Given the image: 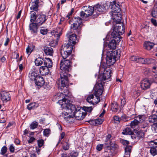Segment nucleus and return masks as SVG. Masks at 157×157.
Here are the masks:
<instances>
[{"mask_svg":"<svg viewBox=\"0 0 157 157\" xmlns=\"http://www.w3.org/2000/svg\"><path fill=\"white\" fill-rule=\"evenodd\" d=\"M38 75H37V74L36 71H34L30 72L28 76L30 80L35 81L36 78V77H37Z\"/></svg>","mask_w":157,"mask_h":157,"instance_id":"30","label":"nucleus"},{"mask_svg":"<svg viewBox=\"0 0 157 157\" xmlns=\"http://www.w3.org/2000/svg\"><path fill=\"white\" fill-rule=\"evenodd\" d=\"M113 119L116 121V123H119L121 120V119L117 116H115L113 117Z\"/></svg>","mask_w":157,"mask_h":157,"instance_id":"56","label":"nucleus"},{"mask_svg":"<svg viewBox=\"0 0 157 157\" xmlns=\"http://www.w3.org/2000/svg\"><path fill=\"white\" fill-rule=\"evenodd\" d=\"M44 66L47 67H51L52 65V60L49 58H46L44 60Z\"/></svg>","mask_w":157,"mask_h":157,"instance_id":"28","label":"nucleus"},{"mask_svg":"<svg viewBox=\"0 0 157 157\" xmlns=\"http://www.w3.org/2000/svg\"><path fill=\"white\" fill-rule=\"evenodd\" d=\"M103 122V121L102 120L98 119L96 120H93L90 121V123L91 124L94 125L101 124Z\"/></svg>","mask_w":157,"mask_h":157,"instance_id":"36","label":"nucleus"},{"mask_svg":"<svg viewBox=\"0 0 157 157\" xmlns=\"http://www.w3.org/2000/svg\"><path fill=\"white\" fill-rule=\"evenodd\" d=\"M145 64H150L154 63L155 60L152 59H145Z\"/></svg>","mask_w":157,"mask_h":157,"instance_id":"43","label":"nucleus"},{"mask_svg":"<svg viewBox=\"0 0 157 157\" xmlns=\"http://www.w3.org/2000/svg\"><path fill=\"white\" fill-rule=\"evenodd\" d=\"M61 29L59 27L57 28L56 30H54L52 32V35H54L55 37H56V39L58 40L59 38V36L61 34Z\"/></svg>","mask_w":157,"mask_h":157,"instance_id":"24","label":"nucleus"},{"mask_svg":"<svg viewBox=\"0 0 157 157\" xmlns=\"http://www.w3.org/2000/svg\"><path fill=\"white\" fill-rule=\"evenodd\" d=\"M109 7L113 9L110 13V14L113 22L116 24L111 34V37L115 38L117 41H120L121 40L120 36L124 33L125 27L123 23H120L121 20L120 6L116 1H114L110 2Z\"/></svg>","mask_w":157,"mask_h":157,"instance_id":"1","label":"nucleus"},{"mask_svg":"<svg viewBox=\"0 0 157 157\" xmlns=\"http://www.w3.org/2000/svg\"><path fill=\"white\" fill-rule=\"evenodd\" d=\"M94 90L95 91L93 94L95 96V98L97 99V101H98V102H99L100 101L99 96L102 94L103 90L100 89H94Z\"/></svg>","mask_w":157,"mask_h":157,"instance_id":"26","label":"nucleus"},{"mask_svg":"<svg viewBox=\"0 0 157 157\" xmlns=\"http://www.w3.org/2000/svg\"><path fill=\"white\" fill-rule=\"evenodd\" d=\"M50 130L48 128L45 129L43 132L44 135L48 136L50 133Z\"/></svg>","mask_w":157,"mask_h":157,"instance_id":"50","label":"nucleus"},{"mask_svg":"<svg viewBox=\"0 0 157 157\" xmlns=\"http://www.w3.org/2000/svg\"><path fill=\"white\" fill-rule=\"evenodd\" d=\"M152 72L154 76L156 79V82L157 83V63H156L155 65L153 67Z\"/></svg>","mask_w":157,"mask_h":157,"instance_id":"35","label":"nucleus"},{"mask_svg":"<svg viewBox=\"0 0 157 157\" xmlns=\"http://www.w3.org/2000/svg\"><path fill=\"white\" fill-rule=\"evenodd\" d=\"M127 116L125 115H122L121 116V120L123 121L124 122H126L128 121L127 119H128Z\"/></svg>","mask_w":157,"mask_h":157,"instance_id":"58","label":"nucleus"},{"mask_svg":"<svg viewBox=\"0 0 157 157\" xmlns=\"http://www.w3.org/2000/svg\"><path fill=\"white\" fill-rule=\"evenodd\" d=\"M66 36L68 38L69 42L70 44L75 45L78 41L75 34H72V32H68L66 35Z\"/></svg>","mask_w":157,"mask_h":157,"instance_id":"13","label":"nucleus"},{"mask_svg":"<svg viewBox=\"0 0 157 157\" xmlns=\"http://www.w3.org/2000/svg\"><path fill=\"white\" fill-rule=\"evenodd\" d=\"M132 147L130 146H127L125 148V154L126 155L129 156L131 151Z\"/></svg>","mask_w":157,"mask_h":157,"instance_id":"39","label":"nucleus"},{"mask_svg":"<svg viewBox=\"0 0 157 157\" xmlns=\"http://www.w3.org/2000/svg\"><path fill=\"white\" fill-rule=\"evenodd\" d=\"M1 97L3 101H7L10 99L9 93L5 91H2L1 92Z\"/></svg>","mask_w":157,"mask_h":157,"instance_id":"18","label":"nucleus"},{"mask_svg":"<svg viewBox=\"0 0 157 157\" xmlns=\"http://www.w3.org/2000/svg\"><path fill=\"white\" fill-rule=\"evenodd\" d=\"M94 8L89 6H84L82 8V11L80 13V16L83 18H86L92 14L94 15Z\"/></svg>","mask_w":157,"mask_h":157,"instance_id":"8","label":"nucleus"},{"mask_svg":"<svg viewBox=\"0 0 157 157\" xmlns=\"http://www.w3.org/2000/svg\"><path fill=\"white\" fill-rule=\"evenodd\" d=\"M36 18V14L35 12L32 11L30 13V21L31 22L29 24V28L31 32L33 33H37L38 25L35 22Z\"/></svg>","mask_w":157,"mask_h":157,"instance_id":"7","label":"nucleus"},{"mask_svg":"<svg viewBox=\"0 0 157 157\" xmlns=\"http://www.w3.org/2000/svg\"><path fill=\"white\" fill-rule=\"evenodd\" d=\"M150 152L151 154L153 156H154L157 154V151L155 147H151L150 149Z\"/></svg>","mask_w":157,"mask_h":157,"instance_id":"41","label":"nucleus"},{"mask_svg":"<svg viewBox=\"0 0 157 157\" xmlns=\"http://www.w3.org/2000/svg\"><path fill=\"white\" fill-rule=\"evenodd\" d=\"M94 95L93 94H91L87 98L86 101L89 103L94 105V103H98L99 102L97 100L95 101V99H94Z\"/></svg>","mask_w":157,"mask_h":157,"instance_id":"25","label":"nucleus"},{"mask_svg":"<svg viewBox=\"0 0 157 157\" xmlns=\"http://www.w3.org/2000/svg\"><path fill=\"white\" fill-rule=\"evenodd\" d=\"M39 71L42 75H46L49 73V70L48 68L45 66H42L40 67Z\"/></svg>","mask_w":157,"mask_h":157,"instance_id":"20","label":"nucleus"},{"mask_svg":"<svg viewBox=\"0 0 157 157\" xmlns=\"http://www.w3.org/2000/svg\"><path fill=\"white\" fill-rule=\"evenodd\" d=\"M103 144H99L97 145L96 147V149L98 151H100L101 150L102 148Z\"/></svg>","mask_w":157,"mask_h":157,"instance_id":"59","label":"nucleus"},{"mask_svg":"<svg viewBox=\"0 0 157 157\" xmlns=\"http://www.w3.org/2000/svg\"><path fill=\"white\" fill-rule=\"evenodd\" d=\"M68 101L67 99L63 98L62 101H59L62 107L66 111L63 113L62 115L65 120L67 121H70L71 114L74 112L73 111L75 110V106L71 104L68 103Z\"/></svg>","mask_w":157,"mask_h":157,"instance_id":"2","label":"nucleus"},{"mask_svg":"<svg viewBox=\"0 0 157 157\" xmlns=\"http://www.w3.org/2000/svg\"><path fill=\"white\" fill-rule=\"evenodd\" d=\"M82 19L79 17H74L72 18L73 24L71 25V31L73 30L75 33H77L78 34L81 33Z\"/></svg>","mask_w":157,"mask_h":157,"instance_id":"5","label":"nucleus"},{"mask_svg":"<svg viewBox=\"0 0 157 157\" xmlns=\"http://www.w3.org/2000/svg\"><path fill=\"white\" fill-rule=\"evenodd\" d=\"M48 31V30L47 29L42 27L41 29L40 32V33L43 35L46 34Z\"/></svg>","mask_w":157,"mask_h":157,"instance_id":"48","label":"nucleus"},{"mask_svg":"<svg viewBox=\"0 0 157 157\" xmlns=\"http://www.w3.org/2000/svg\"><path fill=\"white\" fill-rule=\"evenodd\" d=\"M48 18V16L46 15L40 13L36 15V18L35 22L38 26H40L44 23Z\"/></svg>","mask_w":157,"mask_h":157,"instance_id":"12","label":"nucleus"},{"mask_svg":"<svg viewBox=\"0 0 157 157\" xmlns=\"http://www.w3.org/2000/svg\"><path fill=\"white\" fill-rule=\"evenodd\" d=\"M35 81V84L40 86H43L44 83L43 78L39 75L36 77V78Z\"/></svg>","mask_w":157,"mask_h":157,"instance_id":"19","label":"nucleus"},{"mask_svg":"<svg viewBox=\"0 0 157 157\" xmlns=\"http://www.w3.org/2000/svg\"><path fill=\"white\" fill-rule=\"evenodd\" d=\"M133 133L132 131L129 128L127 127L124 129L122 132L124 135H130Z\"/></svg>","mask_w":157,"mask_h":157,"instance_id":"37","label":"nucleus"},{"mask_svg":"<svg viewBox=\"0 0 157 157\" xmlns=\"http://www.w3.org/2000/svg\"><path fill=\"white\" fill-rule=\"evenodd\" d=\"M61 55L63 58V59H68V57L70 56L71 54L67 51H64L63 49L61 48L60 52Z\"/></svg>","mask_w":157,"mask_h":157,"instance_id":"27","label":"nucleus"},{"mask_svg":"<svg viewBox=\"0 0 157 157\" xmlns=\"http://www.w3.org/2000/svg\"><path fill=\"white\" fill-rule=\"evenodd\" d=\"M151 22L155 26H157V22L156 20L154 19L153 18H151Z\"/></svg>","mask_w":157,"mask_h":157,"instance_id":"62","label":"nucleus"},{"mask_svg":"<svg viewBox=\"0 0 157 157\" xmlns=\"http://www.w3.org/2000/svg\"><path fill=\"white\" fill-rule=\"evenodd\" d=\"M138 57L136 56H132L130 58V59L132 61H135L137 62V59Z\"/></svg>","mask_w":157,"mask_h":157,"instance_id":"60","label":"nucleus"},{"mask_svg":"<svg viewBox=\"0 0 157 157\" xmlns=\"http://www.w3.org/2000/svg\"><path fill=\"white\" fill-rule=\"evenodd\" d=\"M10 151L11 152H13L14 150V147L13 145H10L9 147Z\"/></svg>","mask_w":157,"mask_h":157,"instance_id":"63","label":"nucleus"},{"mask_svg":"<svg viewBox=\"0 0 157 157\" xmlns=\"http://www.w3.org/2000/svg\"><path fill=\"white\" fill-rule=\"evenodd\" d=\"M100 82H97L95 84L94 87V89L97 90H103V86L101 81H99Z\"/></svg>","mask_w":157,"mask_h":157,"instance_id":"38","label":"nucleus"},{"mask_svg":"<svg viewBox=\"0 0 157 157\" xmlns=\"http://www.w3.org/2000/svg\"><path fill=\"white\" fill-rule=\"evenodd\" d=\"M6 9V6L4 4H1L0 7V10L1 11L3 12Z\"/></svg>","mask_w":157,"mask_h":157,"instance_id":"61","label":"nucleus"},{"mask_svg":"<svg viewBox=\"0 0 157 157\" xmlns=\"http://www.w3.org/2000/svg\"><path fill=\"white\" fill-rule=\"evenodd\" d=\"M111 137V136L110 134H108L107 136L105 144L106 146L105 151L106 152H109V151H110L113 148L116 147L115 144L112 143L110 140Z\"/></svg>","mask_w":157,"mask_h":157,"instance_id":"9","label":"nucleus"},{"mask_svg":"<svg viewBox=\"0 0 157 157\" xmlns=\"http://www.w3.org/2000/svg\"><path fill=\"white\" fill-rule=\"evenodd\" d=\"M131 135V137L132 139L135 140L134 141L135 142H137L138 141L136 140V137H137V136L136 134V135L135 134L133 133V132L130 134Z\"/></svg>","mask_w":157,"mask_h":157,"instance_id":"57","label":"nucleus"},{"mask_svg":"<svg viewBox=\"0 0 157 157\" xmlns=\"http://www.w3.org/2000/svg\"><path fill=\"white\" fill-rule=\"evenodd\" d=\"M155 44L149 41H145L144 44V48L148 50H150L153 47Z\"/></svg>","mask_w":157,"mask_h":157,"instance_id":"23","label":"nucleus"},{"mask_svg":"<svg viewBox=\"0 0 157 157\" xmlns=\"http://www.w3.org/2000/svg\"><path fill=\"white\" fill-rule=\"evenodd\" d=\"M44 62V59L43 58L38 57L35 61V64L36 66H40L42 65Z\"/></svg>","mask_w":157,"mask_h":157,"instance_id":"31","label":"nucleus"},{"mask_svg":"<svg viewBox=\"0 0 157 157\" xmlns=\"http://www.w3.org/2000/svg\"><path fill=\"white\" fill-rule=\"evenodd\" d=\"M44 52L46 55L52 56L53 53L52 49L50 47H45L44 48Z\"/></svg>","mask_w":157,"mask_h":157,"instance_id":"29","label":"nucleus"},{"mask_svg":"<svg viewBox=\"0 0 157 157\" xmlns=\"http://www.w3.org/2000/svg\"><path fill=\"white\" fill-rule=\"evenodd\" d=\"M38 125L37 122L34 121L30 125V128L31 129H34L37 128Z\"/></svg>","mask_w":157,"mask_h":157,"instance_id":"44","label":"nucleus"},{"mask_svg":"<svg viewBox=\"0 0 157 157\" xmlns=\"http://www.w3.org/2000/svg\"><path fill=\"white\" fill-rule=\"evenodd\" d=\"M144 31L147 33L149 32L151 30V28L148 26H146L144 28Z\"/></svg>","mask_w":157,"mask_h":157,"instance_id":"55","label":"nucleus"},{"mask_svg":"<svg viewBox=\"0 0 157 157\" xmlns=\"http://www.w3.org/2000/svg\"><path fill=\"white\" fill-rule=\"evenodd\" d=\"M34 48V46L33 45H30L28 46L26 48V52L27 54L29 55Z\"/></svg>","mask_w":157,"mask_h":157,"instance_id":"40","label":"nucleus"},{"mask_svg":"<svg viewBox=\"0 0 157 157\" xmlns=\"http://www.w3.org/2000/svg\"><path fill=\"white\" fill-rule=\"evenodd\" d=\"M151 84L148 78H145L141 82L140 86L142 89L146 90L150 88Z\"/></svg>","mask_w":157,"mask_h":157,"instance_id":"16","label":"nucleus"},{"mask_svg":"<svg viewBox=\"0 0 157 157\" xmlns=\"http://www.w3.org/2000/svg\"><path fill=\"white\" fill-rule=\"evenodd\" d=\"M69 147V144L67 143H65L63 145V148L65 150H68Z\"/></svg>","mask_w":157,"mask_h":157,"instance_id":"52","label":"nucleus"},{"mask_svg":"<svg viewBox=\"0 0 157 157\" xmlns=\"http://www.w3.org/2000/svg\"><path fill=\"white\" fill-rule=\"evenodd\" d=\"M70 74L61 73L60 74V78L57 82L58 88L61 91L66 86L68 83V77H70Z\"/></svg>","mask_w":157,"mask_h":157,"instance_id":"6","label":"nucleus"},{"mask_svg":"<svg viewBox=\"0 0 157 157\" xmlns=\"http://www.w3.org/2000/svg\"><path fill=\"white\" fill-rule=\"evenodd\" d=\"M94 15L95 17L98 16L99 14L101 13L105 9L104 7L99 4H97L94 7Z\"/></svg>","mask_w":157,"mask_h":157,"instance_id":"15","label":"nucleus"},{"mask_svg":"<svg viewBox=\"0 0 157 157\" xmlns=\"http://www.w3.org/2000/svg\"><path fill=\"white\" fill-rule=\"evenodd\" d=\"M145 59L144 58H139L138 57L137 63L143 64H145Z\"/></svg>","mask_w":157,"mask_h":157,"instance_id":"46","label":"nucleus"},{"mask_svg":"<svg viewBox=\"0 0 157 157\" xmlns=\"http://www.w3.org/2000/svg\"><path fill=\"white\" fill-rule=\"evenodd\" d=\"M151 15L152 17H157V7H154L152 10Z\"/></svg>","mask_w":157,"mask_h":157,"instance_id":"42","label":"nucleus"},{"mask_svg":"<svg viewBox=\"0 0 157 157\" xmlns=\"http://www.w3.org/2000/svg\"><path fill=\"white\" fill-rule=\"evenodd\" d=\"M74 46V45L72 44H70L69 43H68L67 44L63 46L62 48L63 49L64 51H66L71 54L73 50V47Z\"/></svg>","mask_w":157,"mask_h":157,"instance_id":"21","label":"nucleus"},{"mask_svg":"<svg viewBox=\"0 0 157 157\" xmlns=\"http://www.w3.org/2000/svg\"><path fill=\"white\" fill-rule=\"evenodd\" d=\"M111 71L109 69H107V68L105 69L102 74L98 76L99 81L107 80V81L108 82L109 81H110L111 76Z\"/></svg>","mask_w":157,"mask_h":157,"instance_id":"10","label":"nucleus"},{"mask_svg":"<svg viewBox=\"0 0 157 157\" xmlns=\"http://www.w3.org/2000/svg\"><path fill=\"white\" fill-rule=\"evenodd\" d=\"M148 121L149 122L154 123L157 121V116L155 114L149 117Z\"/></svg>","mask_w":157,"mask_h":157,"instance_id":"34","label":"nucleus"},{"mask_svg":"<svg viewBox=\"0 0 157 157\" xmlns=\"http://www.w3.org/2000/svg\"><path fill=\"white\" fill-rule=\"evenodd\" d=\"M119 50H114L108 51L107 54L106 63L109 66H111L114 63L120 56Z\"/></svg>","mask_w":157,"mask_h":157,"instance_id":"3","label":"nucleus"},{"mask_svg":"<svg viewBox=\"0 0 157 157\" xmlns=\"http://www.w3.org/2000/svg\"><path fill=\"white\" fill-rule=\"evenodd\" d=\"M112 107L113 111H117L118 109V105L117 103H112Z\"/></svg>","mask_w":157,"mask_h":157,"instance_id":"45","label":"nucleus"},{"mask_svg":"<svg viewBox=\"0 0 157 157\" xmlns=\"http://www.w3.org/2000/svg\"><path fill=\"white\" fill-rule=\"evenodd\" d=\"M74 112L72 113L76 119L78 120H82L86 115L85 113H83L79 109L77 111L75 107V110L73 111Z\"/></svg>","mask_w":157,"mask_h":157,"instance_id":"14","label":"nucleus"},{"mask_svg":"<svg viewBox=\"0 0 157 157\" xmlns=\"http://www.w3.org/2000/svg\"><path fill=\"white\" fill-rule=\"evenodd\" d=\"M144 116L143 115H139L133 121H132L130 124V125L132 128L136 129L138 128V125L141 122H143Z\"/></svg>","mask_w":157,"mask_h":157,"instance_id":"11","label":"nucleus"},{"mask_svg":"<svg viewBox=\"0 0 157 157\" xmlns=\"http://www.w3.org/2000/svg\"><path fill=\"white\" fill-rule=\"evenodd\" d=\"M7 151V148L5 146H3L1 149V153L2 155H4L6 153Z\"/></svg>","mask_w":157,"mask_h":157,"instance_id":"51","label":"nucleus"},{"mask_svg":"<svg viewBox=\"0 0 157 157\" xmlns=\"http://www.w3.org/2000/svg\"><path fill=\"white\" fill-rule=\"evenodd\" d=\"M151 129L153 132L157 133V124H154L152 125Z\"/></svg>","mask_w":157,"mask_h":157,"instance_id":"47","label":"nucleus"},{"mask_svg":"<svg viewBox=\"0 0 157 157\" xmlns=\"http://www.w3.org/2000/svg\"><path fill=\"white\" fill-rule=\"evenodd\" d=\"M114 39L112 40L111 41L109 42L107 45L108 47L110 49L113 50L115 49L116 47L117 42L118 41L115 38Z\"/></svg>","mask_w":157,"mask_h":157,"instance_id":"22","label":"nucleus"},{"mask_svg":"<svg viewBox=\"0 0 157 157\" xmlns=\"http://www.w3.org/2000/svg\"><path fill=\"white\" fill-rule=\"evenodd\" d=\"M38 103L36 102L31 103L29 104L27 106V108L29 110L34 109L38 106Z\"/></svg>","mask_w":157,"mask_h":157,"instance_id":"32","label":"nucleus"},{"mask_svg":"<svg viewBox=\"0 0 157 157\" xmlns=\"http://www.w3.org/2000/svg\"><path fill=\"white\" fill-rule=\"evenodd\" d=\"M148 124L145 122H144L141 126V127L143 128H146L145 131L147 132L148 130Z\"/></svg>","mask_w":157,"mask_h":157,"instance_id":"49","label":"nucleus"},{"mask_svg":"<svg viewBox=\"0 0 157 157\" xmlns=\"http://www.w3.org/2000/svg\"><path fill=\"white\" fill-rule=\"evenodd\" d=\"M39 0H32L29 6L31 10L37 11L38 10Z\"/></svg>","mask_w":157,"mask_h":157,"instance_id":"17","label":"nucleus"},{"mask_svg":"<svg viewBox=\"0 0 157 157\" xmlns=\"http://www.w3.org/2000/svg\"><path fill=\"white\" fill-rule=\"evenodd\" d=\"M126 103V101L124 98H123L121 99V106H124Z\"/></svg>","mask_w":157,"mask_h":157,"instance_id":"64","label":"nucleus"},{"mask_svg":"<svg viewBox=\"0 0 157 157\" xmlns=\"http://www.w3.org/2000/svg\"><path fill=\"white\" fill-rule=\"evenodd\" d=\"M71 60V59L69 58L66 60L62 59L61 60L60 63L61 73L68 74V73L71 70L72 62Z\"/></svg>","mask_w":157,"mask_h":157,"instance_id":"4","label":"nucleus"},{"mask_svg":"<svg viewBox=\"0 0 157 157\" xmlns=\"http://www.w3.org/2000/svg\"><path fill=\"white\" fill-rule=\"evenodd\" d=\"M136 140L138 141L140 139H143L144 137V134L142 131H140L136 133Z\"/></svg>","mask_w":157,"mask_h":157,"instance_id":"33","label":"nucleus"},{"mask_svg":"<svg viewBox=\"0 0 157 157\" xmlns=\"http://www.w3.org/2000/svg\"><path fill=\"white\" fill-rule=\"evenodd\" d=\"M72 157H77L78 155V153L77 152H72L70 154Z\"/></svg>","mask_w":157,"mask_h":157,"instance_id":"54","label":"nucleus"},{"mask_svg":"<svg viewBox=\"0 0 157 157\" xmlns=\"http://www.w3.org/2000/svg\"><path fill=\"white\" fill-rule=\"evenodd\" d=\"M38 145L39 147H42L44 141L43 140H37Z\"/></svg>","mask_w":157,"mask_h":157,"instance_id":"53","label":"nucleus"}]
</instances>
